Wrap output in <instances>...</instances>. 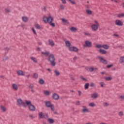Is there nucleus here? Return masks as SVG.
<instances>
[{"label":"nucleus","mask_w":124,"mask_h":124,"mask_svg":"<svg viewBox=\"0 0 124 124\" xmlns=\"http://www.w3.org/2000/svg\"><path fill=\"white\" fill-rule=\"evenodd\" d=\"M55 61H56V58H55V55L54 54H51L49 56L48 61L50 62L52 66H55L56 65Z\"/></svg>","instance_id":"nucleus-1"},{"label":"nucleus","mask_w":124,"mask_h":124,"mask_svg":"<svg viewBox=\"0 0 124 124\" xmlns=\"http://www.w3.org/2000/svg\"><path fill=\"white\" fill-rule=\"evenodd\" d=\"M27 106H29V109L30 111H32V112L35 111V106L31 104V101H26V108Z\"/></svg>","instance_id":"nucleus-2"},{"label":"nucleus","mask_w":124,"mask_h":124,"mask_svg":"<svg viewBox=\"0 0 124 124\" xmlns=\"http://www.w3.org/2000/svg\"><path fill=\"white\" fill-rule=\"evenodd\" d=\"M27 101H29V100H25V102H23L22 99L20 98L17 99V102L18 103V106H23L24 108H26L27 105Z\"/></svg>","instance_id":"nucleus-3"},{"label":"nucleus","mask_w":124,"mask_h":124,"mask_svg":"<svg viewBox=\"0 0 124 124\" xmlns=\"http://www.w3.org/2000/svg\"><path fill=\"white\" fill-rule=\"evenodd\" d=\"M93 46V44L92 43V42L90 41H86L85 44L83 45V47H88L89 48H91Z\"/></svg>","instance_id":"nucleus-4"},{"label":"nucleus","mask_w":124,"mask_h":124,"mask_svg":"<svg viewBox=\"0 0 124 124\" xmlns=\"http://www.w3.org/2000/svg\"><path fill=\"white\" fill-rule=\"evenodd\" d=\"M98 59H100L99 62H101V63H103L104 64H107L108 62L107 60L104 59V58L101 57L100 56L97 57Z\"/></svg>","instance_id":"nucleus-5"},{"label":"nucleus","mask_w":124,"mask_h":124,"mask_svg":"<svg viewBox=\"0 0 124 124\" xmlns=\"http://www.w3.org/2000/svg\"><path fill=\"white\" fill-rule=\"evenodd\" d=\"M69 50L70 52H76V53L79 52V49H78L76 46H71Z\"/></svg>","instance_id":"nucleus-6"},{"label":"nucleus","mask_w":124,"mask_h":124,"mask_svg":"<svg viewBox=\"0 0 124 124\" xmlns=\"http://www.w3.org/2000/svg\"><path fill=\"white\" fill-rule=\"evenodd\" d=\"M115 25L119 27H122V26H124V22L121 21L120 20H115Z\"/></svg>","instance_id":"nucleus-7"},{"label":"nucleus","mask_w":124,"mask_h":124,"mask_svg":"<svg viewBox=\"0 0 124 124\" xmlns=\"http://www.w3.org/2000/svg\"><path fill=\"white\" fill-rule=\"evenodd\" d=\"M52 98L55 100H59L60 99V96L59 94H58V93H54L52 95Z\"/></svg>","instance_id":"nucleus-8"},{"label":"nucleus","mask_w":124,"mask_h":124,"mask_svg":"<svg viewBox=\"0 0 124 124\" xmlns=\"http://www.w3.org/2000/svg\"><path fill=\"white\" fill-rule=\"evenodd\" d=\"M53 105V104H52V103H51V101H47L45 102L46 107H47V108H49V107H51V106Z\"/></svg>","instance_id":"nucleus-9"},{"label":"nucleus","mask_w":124,"mask_h":124,"mask_svg":"<svg viewBox=\"0 0 124 124\" xmlns=\"http://www.w3.org/2000/svg\"><path fill=\"white\" fill-rule=\"evenodd\" d=\"M17 73L18 76H25V73H24V71L22 70L17 71Z\"/></svg>","instance_id":"nucleus-10"},{"label":"nucleus","mask_w":124,"mask_h":124,"mask_svg":"<svg viewBox=\"0 0 124 124\" xmlns=\"http://www.w3.org/2000/svg\"><path fill=\"white\" fill-rule=\"evenodd\" d=\"M43 21L45 24H47V23H49V17L44 16L43 18Z\"/></svg>","instance_id":"nucleus-11"},{"label":"nucleus","mask_w":124,"mask_h":124,"mask_svg":"<svg viewBox=\"0 0 124 124\" xmlns=\"http://www.w3.org/2000/svg\"><path fill=\"white\" fill-rule=\"evenodd\" d=\"M99 52L100 53V54H101L102 55H105L107 54V51L102 49H100L99 50Z\"/></svg>","instance_id":"nucleus-12"},{"label":"nucleus","mask_w":124,"mask_h":124,"mask_svg":"<svg viewBox=\"0 0 124 124\" xmlns=\"http://www.w3.org/2000/svg\"><path fill=\"white\" fill-rule=\"evenodd\" d=\"M97 26L98 25L95 24H93V25H92V28L93 31H97V30L98 29V27Z\"/></svg>","instance_id":"nucleus-13"},{"label":"nucleus","mask_w":124,"mask_h":124,"mask_svg":"<svg viewBox=\"0 0 124 124\" xmlns=\"http://www.w3.org/2000/svg\"><path fill=\"white\" fill-rule=\"evenodd\" d=\"M65 44H66V46L67 47H68L69 50L70 48H71V46H70L71 45V43H70V42H69V41L67 40L65 41Z\"/></svg>","instance_id":"nucleus-14"},{"label":"nucleus","mask_w":124,"mask_h":124,"mask_svg":"<svg viewBox=\"0 0 124 124\" xmlns=\"http://www.w3.org/2000/svg\"><path fill=\"white\" fill-rule=\"evenodd\" d=\"M47 122L51 124H54L55 123V120L52 119V118H48L47 119Z\"/></svg>","instance_id":"nucleus-15"},{"label":"nucleus","mask_w":124,"mask_h":124,"mask_svg":"<svg viewBox=\"0 0 124 124\" xmlns=\"http://www.w3.org/2000/svg\"><path fill=\"white\" fill-rule=\"evenodd\" d=\"M12 87L14 91H18V86L17 84L14 83L12 85Z\"/></svg>","instance_id":"nucleus-16"},{"label":"nucleus","mask_w":124,"mask_h":124,"mask_svg":"<svg viewBox=\"0 0 124 124\" xmlns=\"http://www.w3.org/2000/svg\"><path fill=\"white\" fill-rule=\"evenodd\" d=\"M22 21L24 22V23H27L28 21H29V18L27 16H22Z\"/></svg>","instance_id":"nucleus-17"},{"label":"nucleus","mask_w":124,"mask_h":124,"mask_svg":"<svg viewBox=\"0 0 124 124\" xmlns=\"http://www.w3.org/2000/svg\"><path fill=\"white\" fill-rule=\"evenodd\" d=\"M48 22H49V23H52V22H54V17H52L51 16H49Z\"/></svg>","instance_id":"nucleus-18"},{"label":"nucleus","mask_w":124,"mask_h":124,"mask_svg":"<svg viewBox=\"0 0 124 124\" xmlns=\"http://www.w3.org/2000/svg\"><path fill=\"white\" fill-rule=\"evenodd\" d=\"M109 46H108V45H103L102 48H103V49H105V50H108V49H109Z\"/></svg>","instance_id":"nucleus-19"},{"label":"nucleus","mask_w":124,"mask_h":124,"mask_svg":"<svg viewBox=\"0 0 124 124\" xmlns=\"http://www.w3.org/2000/svg\"><path fill=\"white\" fill-rule=\"evenodd\" d=\"M39 83L40 84V85H44V83H45V81L43 79L40 78L39 80Z\"/></svg>","instance_id":"nucleus-20"},{"label":"nucleus","mask_w":124,"mask_h":124,"mask_svg":"<svg viewBox=\"0 0 124 124\" xmlns=\"http://www.w3.org/2000/svg\"><path fill=\"white\" fill-rule=\"evenodd\" d=\"M97 96H98L97 93H94L92 95L91 97L92 98H97Z\"/></svg>","instance_id":"nucleus-21"},{"label":"nucleus","mask_w":124,"mask_h":124,"mask_svg":"<svg viewBox=\"0 0 124 124\" xmlns=\"http://www.w3.org/2000/svg\"><path fill=\"white\" fill-rule=\"evenodd\" d=\"M35 27L36 29H37V30H42V28H41V27H40L39 24H38L37 23H36L35 24Z\"/></svg>","instance_id":"nucleus-22"},{"label":"nucleus","mask_w":124,"mask_h":124,"mask_svg":"<svg viewBox=\"0 0 124 124\" xmlns=\"http://www.w3.org/2000/svg\"><path fill=\"white\" fill-rule=\"evenodd\" d=\"M82 112V113H88L90 112V110H89L88 108H83Z\"/></svg>","instance_id":"nucleus-23"},{"label":"nucleus","mask_w":124,"mask_h":124,"mask_svg":"<svg viewBox=\"0 0 124 124\" xmlns=\"http://www.w3.org/2000/svg\"><path fill=\"white\" fill-rule=\"evenodd\" d=\"M49 44V45H50L52 47H54V46H55V43H54L53 41H50V40H49V44Z\"/></svg>","instance_id":"nucleus-24"},{"label":"nucleus","mask_w":124,"mask_h":124,"mask_svg":"<svg viewBox=\"0 0 124 124\" xmlns=\"http://www.w3.org/2000/svg\"><path fill=\"white\" fill-rule=\"evenodd\" d=\"M86 12L88 15H92L93 14V11L90 10H86Z\"/></svg>","instance_id":"nucleus-25"},{"label":"nucleus","mask_w":124,"mask_h":124,"mask_svg":"<svg viewBox=\"0 0 124 124\" xmlns=\"http://www.w3.org/2000/svg\"><path fill=\"white\" fill-rule=\"evenodd\" d=\"M44 114H43V112H41L39 114V118L40 119H43L44 118Z\"/></svg>","instance_id":"nucleus-26"},{"label":"nucleus","mask_w":124,"mask_h":124,"mask_svg":"<svg viewBox=\"0 0 124 124\" xmlns=\"http://www.w3.org/2000/svg\"><path fill=\"white\" fill-rule=\"evenodd\" d=\"M89 86H90V83H86L84 85L85 90H88V89H89Z\"/></svg>","instance_id":"nucleus-27"},{"label":"nucleus","mask_w":124,"mask_h":124,"mask_svg":"<svg viewBox=\"0 0 124 124\" xmlns=\"http://www.w3.org/2000/svg\"><path fill=\"white\" fill-rule=\"evenodd\" d=\"M42 55H45L46 56H49L50 55V52L48 51H46L45 52L42 51Z\"/></svg>","instance_id":"nucleus-28"},{"label":"nucleus","mask_w":124,"mask_h":124,"mask_svg":"<svg viewBox=\"0 0 124 124\" xmlns=\"http://www.w3.org/2000/svg\"><path fill=\"white\" fill-rule=\"evenodd\" d=\"M70 31H77V28L74 27H72L71 28H70Z\"/></svg>","instance_id":"nucleus-29"},{"label":"nucleus","mask_w":124,"mask_h":124,"mask_svg":"<svg viewBox=\"0 0 124 124\" xmlns=\"http://www.w3.org/2000/svg\"><path fill=\"white\" fill-rule=\"evenodd\" d=\"M30 59L31 61H33L35 63H37V60L34 57H31Z\"/></svg>","instance_id":"nucleus-30"},{"label":"nucleus","mask_w":124,"mask_h":124,"mask_svg":"<svg viewBox=\"0 0 124 124\" xmlns=\"http://www.w3.org/2000/svg\"><path fill=\"white\" fill-rule=\"evenodd\" d=\"M119 62L120 63H123V62H124V57L122 56L120 58Z\"/></svg>","instance_id":"nucleus-31"},{"label":"nucleus","mask_w":124,"mask_h":124,"mask_svg":"<svg viewBox=\"0 0 124 124\" xmlns=\"http://www.w3.org/2000/svg\"><path fill=\"white\" fill-rule=\"evenodd\" d=\"M62 20L63 23H65V24H69V22H68V20H66L64 18H62Z\"/></svg>","instance_id":"nucleus-32"},{"label":"nucleus","mask_w":124,"mask_h":124,"mask_svg":"<svg viewBox=\"0 0 124 124\" xmlns=\"http://www.w3.org/2000/svg\"><path fill=\"white\" fill-rule=\"evenodd\" d=\"M54 72L56 76H60V75H61V73H60V72L57 70H55Z\"/></svg>","instance_id":"nucleus-33"},{"label":"nucleus","mask_w":124,"mask_h":124,"mask_svg":"<svg viewBox=\"0 0 124 124\" xmlns=\"http://www.w3.org/2000/svg\"><path fill=\"white\" fill-rule=\"evenodd\" d=\"M106 81H111L112 80V78L111 77H108L105 78Z\"/></svg>","instance_id":"nucleus-34"},{"label":"nucleus","mask_w":124,"mask_h":124,"mask_svg":"<svg viewBox=\"0 0 124 124\" xmlns=\"http://www.w3.org/2000/svg\"><path fill=\"white\" fill-rule=\"evenodd\" d=\"M0 108L2 110V111H3V112H6V108H5V107H4V106H1Z\"/></svg>","instance_id":"nucleus-35"},{"label":"nucleus","mask_w":124,"mask_h":124,"mask_svg":"<svg viewBox=\"0 0 124 124\" xmlns=\"http://www.w3.org/2000/svg\"><path fill=\"white\" fill-rule=\"evenodd\" d=\"M33 78H34L35 79H37L38 78V74L34 73L33 74Z\"/></svg>","instance_id":"nucleus-36"},{"label":"nucleus","mask_w":124,"mask_h":124,"mask_svg":"<svg viewBox=\"0 0 124 124\" xmlns=\"http://www.w3.org/2000/svg\"><path fill=\"white\" fill-rule=\"evenodd\" d=\"M49 118V116L48 115L47 113H46L45 114H44V118L45 119V120H47Z\"/></svg>","instance_id":"nucleus-37"},{"label":"nucleus","mask_w":124,"mask_h":124,"mask_svg":"<svg viewBox=\"0 0 124 124\" xmlns=\"http://www.w3.org/2000/svg\"><path fill=\"white\" fill-rule=\"evenodd\" d=\"M49 24L50 26H51L53 28H55V27H56V24H55L54 23H53V22H49Z\"/></svg>","instance_id":"nucleus-38"},{"label":"nucleus","mask_w":124,"mask_h":124,"mask_svg":"<svg viewBox=\"0 0 124 124\" xmlns=\"http://www.w3.org/2000/svg\"><path fill=\"white\" fill-rule=\"evenodd\" d=\"M44 93L46 95H50V92L46 90L44 92Z\"/></svg>","instance_id":"nucleus-39"},{"label":"nucleus","mask_w":124,"mask_h":124,"mask_svg":"<svg viewBox=\"0 0 124 124\" xmlns=\"http://www.w3.org/2000/svg\"><path fill=\"white\" fill-rule=\"evenodd\" d=\"M89 106H90V107H94L96 106V105L94 104V103H90L89 104Z\"/></svg>","instance_id":"nucleus-40"},{"label":"nucleus","mask_w":124,"mask_h":124,"mask_svg":"<svg viewBox=\"0 0 124 124\" xmlns=\"http://www.w3.org/2000/svg\"><path fill=\"white\" fill-rule=\"evenodd\" d=\"M80 79H81V80H83V81H86L87 82H88V79L86 78H84L83 76H80Z\"/></svg>","instance_id":"nucleus-41"},{"label":"nucleus","mask_w":124,"mask_h":124,"mask_svg":"<svg viewBox=\"0 0 124 124\" xmlns=\"http://www.w3.org/2000/svg\"><path fill=\"white\" fill-rule=\"evenodd\" d=\"M104 85H105V83L103 82H100V86L101 87V88H104Z\"/></svg>","instance_id":"nucleus-42"},{"label":"nucleus","mask_w":124,"mask_h":124,"mask_svg":"<svg viewBox=\"0 0 124 124\" xmlns=\"http://www.w3.org/2000/svg\"><path fill=\"white\" fill-rule=\"evenodd\" d=\"M124 17V14H120L118 16V18H123Z\"/></svg>","instance_id":"nucleus-43"},{"label":"nucleus","mask_w":124,"mask_h":124,"mask_svg":"<svg viewBox=\"0 0 124 124\" xmlns=\"http://www.w3.org/2000/svg\"><path fill=\"white\" fill-rule=\"evenodd\" d=\"M49 108H50L51 111H55V109H54V108H55V107H54V104L51 106V107H49Z\"/></svg>","instance_id":"nucleus-44"},{"label":"nucleus","mask_w":124,"mask_h":124,"mask_svg":"<svg viewBox=\"0 0 124 124\" xmlns=\"http://www.w3.org/2000/svg\"><path fill=\"white\" fill-rule=\"evenodd\" d=\"M96 48H102V45L101 46V45L100 44H97L95 46Z\"/></svg>","instance_id":"nucleus-45"},{"label":"nucleus","mask_w":124,"mask_h":124,"mask_svg":"<svg viewBox=\"0 0 124 124\" xmlns=\"http://www.w3.org/2000/svg\"><path fill=\"white\" fill-rule=\"evenodd\" d=\"M31 30L33 32L34 34H35L36 35L37 34V33H36V31H35V30H34V28H32Z\"/></svg>","instance_id":"nucleus-46"},{"label":"nucleus","mask_w":124,"mask_h":124,"mask_svg":"<svg viewBox=\"0 0 124 124\" xmlns=\"http://www.w3.org/2000/svg\"><path fill=\"white\" fill-rule=\"evenodd\" d=\"M69 1H70L72 4H76V2H75V1H73L72 0H68Z\"/></svg>","instance_id":"nucleus-47"},{"label":"nucleus","mask_w":124,"mask_h":124,"mask_svg":"<svg viewBox=\"0 0 124 124\" xmlns=\"http://www.w3.org/2000/svg\"><path fill=\"white\" fill-rule=\"evenodd\" d=\"M9 59V57L8 56L5 57L3 58V61H7Z\"/></svg>","instance_id":"nucleus-48"},{"label":"nucleus","mask_w":124,"mask_h":124,"mask_svg":"<svg viewBox=\"0 0 124 124\" xmlns=\"http://www.w3.org/2000/svg\"><path fill=\"white\" fill-rule=\"evenodd\" d=\"M60 8L62 10H64V6L63 5H60Z\"/></svg>","instance_id":"nucleus-49"},{"label":"nucleus","mask_w":124,"mask_h":124,"mask_svg":"<svg viewBox=\"0 0 124 124\" xmlns=\"http://www.w3.org/2000/svg\"><path fill=\"white\" fill-rule=\"evenodd\" d=\"M113 64H108L107 66V68H111L113 66Z\"/></svg>","instance_id":"nucleus-50"},{"label":"nucleus","mask_w":124,"mask_h":124,"mask_svg":"<svg viewBox=\"0 0 124 124\" xmlns=\"http://www.w3.org/2000/svg\"><path fill=\"white\" fill-rule=\"evenodd\" d=\"M29 89H33V85L31 84L29 86Z\"/></svg>","instance_id":"nucleus-51"},{"label":"nucleus","mask_w":124,"mask_h":124,"mask_svg":"<svg viewBox=\"0 0 124 124\" xmlns=\"http://www.w3.org/2000/svg\"><path fill=\"white\" fill-rule=\"evenodd\" d=\"M5 11L6 13H9L10 12V10L8 9H5Z\"/></svg>","instance_id":"nucleus-52"},{"label":"nucleus","mask_w":124,"mask_h":124,"mask_svg":"<svg viewBox=\"0 0 124 124\" xmlns=\"http://www.w3.org/2000/svg\"><path fill=\"white\" fill-rule=\"evenodd\" d=\"M91 87H95V84L94 83H91L90 84Z\"/></svg>","instance_id":"nucleus-53"},{"label":"nucleus","mask_w":124,"mask_h":124,"mask_svg":"<svg viewBox=\"0 0 124 124\" xmlns=\"http://www.w3.org/2000/svg\"><path fill=\"white\" fill-rule=\"evenodd\" d=\"M94 69V68H93V67H92L91 68L89 69V71L90 72H93V71Z\"/></svg>","instance_id":"nucleus-54"},{"label":"nucleus","mask_w":124,"mask_h":124,"mask_svg":"<svg viewBox=\"0 0 124 124\" xmlns=\"http://www.w3.org/2000/svg\"><path fill=\"white\" fill-rule=\"evenodd\" d=\"M61 1H62V3H63V4H65V3H66V0H61Z\"/></svg>","instance_id":"nucleus-55"},{"label":"nucleus","mask_w":124,"mask_h":124,"mask_svg":"<svg viewBox=\"0 0 124 124\" xmlns=\"http://www.w3.org/2000/svg\"><path fill=\"white\" fill-rule=\"evenodd\" d=\"M123 115H124V113L122 111H120L119 112V116H123Z\"/></svg>","instance_id":"nucleus-56"},{"label":"nucleus","mask_w":124,"mask_h":124,"mask_svg":"<svg viewBox=\"0 0 124 124\" xmlns=\"http://www.w3.org/2000/svg\"><path fill=\"white\" fill-rule=\"evenodd\" d=\"M78 93L79 96H81V93H82V92H81L80 91H78Z\"/></svg>","instance_id":"nucleus-57"},{"label":"nucleus","mask_w":124,"mask_h":124,"mask_svg":"<svg viewBox=\"0 0 124 124\" xmlns=\"http://www.w3.org/2000/svg\"><path fill=\"white\" fill-rule=\"evenodd\" d=\"M76 105H80V101H78L76 103Z\"/></svg>","instance_id":"nucleus-58"},{"label":"nucleus","mask_w":124,"mask_h":124,"mask_svg":"<svg viewBox=\"0 0 124 124\" xmlns=\"http://www.w3.org/2000/svg\"><path fill=\"white\" fill-rule=\"evenodd\" d=\"M104 105H105V106L108 107V106H109V104H108V103H105Z\"/></svg>","instance_id":"nucleus-59"},{"label":"nucleus","mask_w":124,"mask_h":124,"mask_svg":"<svg viewBox=\"0 0 124 124\" xmlns=\"http://www.w3.org/2000/svg\"><path fill=\"white\" fill-rule=\"evenodd\" d=\"M94 23L96 24L97 26H99V24H98V22H97V21H94Z\"/></svg>","instance_id":"nucleus-60"},{"label":"nucleus","mask_w":124,"mask_h":124,"mask_svg":"<svg viewBox=\"0 0 124 124\" xmlns=\"http://www.w3.org/2000/svg\"><path fill=\"white\" fill-rule=\"evenodd\" d=\"M114 36H116V37H119V35L117 34H113Z\"/></svg>","instance_id":"nucleus-61"},{"label":"nucleus","mask_w":124,"mask_h":124,"mask_svg":"<svg viewBox=\"0 0 124 124\" xmlns=\"http://www.w3.org/2000/svg\"><path fill=\"white\" fill-rule=\"evenodd\" d=\"M120 97L121 98V99H124V96H123V95L120 96Z\"/></svg>","instance_id":"nucleus-62"},{"label":"nucleus","mask_w":124,"mask_h":124,"mask_svg":"<svg viewBox=\"0 0 124 124\" xmlns=\"http://www.w3.org/2000/svg\"><path fill=\"white\" fill-rule=\"evenodd\" d=\"M54 114H55V115H59V113H58V112H57V111H54Z\"/></svg>","instance_id":"nucleus-63"},{"label":"nucleus","mask_w":124,"mask_h":124,"mask_svg":"<svg viewBox=\"0 0 124 124\" xmlns=\"http://www.w3.org/2000/svg\"><path fill=\"white\" fill-rule=\"evenodd\" d=\"M37 51H40V47H37Z\"/></svg>","instance_id":"nucleus-64"}]
</instances>
